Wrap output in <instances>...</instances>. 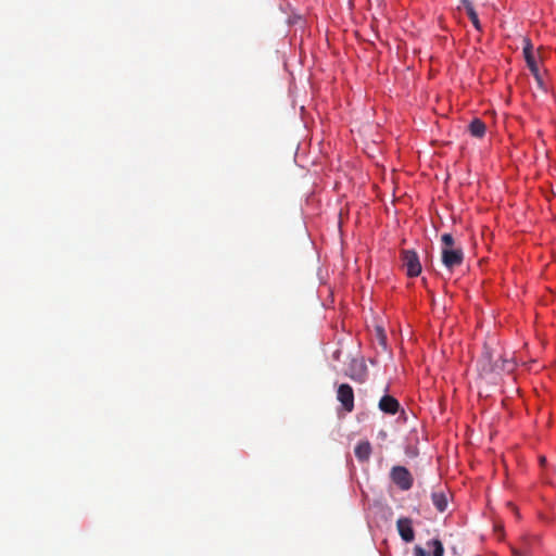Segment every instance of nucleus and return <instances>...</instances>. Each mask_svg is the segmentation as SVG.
Instances as JSON below:
<instances>
[{
	"mask_svg": "<svg viewBox=\"0 0 556 556\" xmlns=\"http://www.w3.org/2000/svg\"><path fill=\"white\" fill-rule=\"evenodd\" d=\"M401 258L407 276L417 277L420 275L421 264L418 254L414 250H402Z\"/></svg>",
	"mask_w": 556,
	"mask_h": 556,
	"instance_id": "nucleus-1",
	"label": "nucleus"
},
{
	"mask_svg": "<svg viewBox=\"0 0 556 556\" xmlns=\"http://www.w3.org/2000/svg\"><path fill=\"white\" fill-rule=\"evenodd\" d=\"M441 258H442L443 265L447 269L452 270L455 267H458L463 264V262H464L463 249L460 247H457V248L451 249V250L442 249Z\"/></svg>",
	"mask_w": 556,
	"mask_h": 556,
	"instance_id": "nucleus-2",
	"label": "nucleus"
},
{
	"mask_svg": "<svg viewBox=\"0 0 556 556\" xmlns=\"http://www.w3.org/2000/svg\"><path fill=\"white\" fill-rule=\"evenodd\" d=\"M392 481L403 491H407L413 486V477L407 468L395 466L391 471Z\"/></svg>",
	"mask_w": 556,
	"mask_h": 556,
	"instance_id": "nucleus-3",
	"label": "nucleus"
},
{
	"mask_svg": "<svg viewBox=\"0 0 556 556\" xmlns=\"http://www.w3.org/2000/svg\"><path fill=\"white\" fill-rule=\"evenodd\" d=\"M337 399L342 404L343 408L351 413L354 409V391L348 383H342L338 387Z\"/></svg>",
	"mask_w": 556,
	"mask_h": 556,
	"instance_id": "nucleus-4",
	"label": "nucleus"
},
{
	"mask_svg": "<svg viewBox=\"0 0 556 556\" xmlns=\"http://www.w3.org/2000/svg\"><path fill=\"white\" fill-rule=\"evenodd\" d=\"M396 529L401 539L406 542H413L415 539V531L413 529V520L407 517H401L396 521Z\"/></svg>",
	"mask_w": 556,
	"mask_h": 556,
	"instance_id": "nucleus-5",
	"label": "nucleus"
},
{
	"mask_svg": "<svg viewBox=\"0 0 556 556\" xmlns=\"http://www.w3.org/2000/svg\"><path fill=\"white\" fill-rule=\"evenodd\" d=\"M400 404L396 399L391 395H384L379 401V408L387 413L394 415L397 413Z\"/></svg>",
	"mask_w": 556,
	"mask_h": 556,
	"instance_id": "nucleus-6",
	"label": "nucleus"
},
{
	"mask_svg": "<svg viewBox=\"0 0 556 556\" xmlns=\"http://www.w3.org/2000/svg\"><path fill=\"white\" fill-rule=\"evenodd\" d=\"M372 448L369 441H361L354 450L355 456L359 462H368L371 455Z\"/></svg>",
	"mask_w": 556,
	"mask_h": 556,
	"instance_id": "nucleus-7",
	"label": "nucleus"
},
{
	"mask_svg": "<svg viewBox=\"0 0 556 556\" xmlns=\"http://www.w3.org/2000/svg\"><path fill=\"white\" fill-rule=\"evenodd\" d=\"M523 55L527 61L528 67L533 74H538V65L534 59V55L532 53V45L530 40H525V47H523Z\"/></svg>",
	"mask_w": 556,
	"mask_h": 556,
	"instance_id": "nucleus-8",
	"label": "nucleus"
},
{
	"mask_svg": "<svg viewBox=\"0 0 556 556\" xmlns=\"http://www.w3.org/2000/svg\"><path fill=\"white\" fill-rule=\"evenodd\" d=\"M468 130L472 137L482 138L485 135L486 126L480 118H473L468 126Z\"/></svg>",
	"mask_w": 556,
	"mask_h": 556,
	"instance_id": "nucleus-9",
	"label": "nucleus"
},
{
	"mask_svg": "<svg viewBox=\"0 0 556 556\" xmlns=\"http://www.w3.org/2000/svg\"><path fill=\"white\" fill-rule=\"evenodd\" d=\"M460 3L463 4V7L465 8L467 14H468V17L470 18L473 27L477 29V30H481V24H480V21H479V17H478V14L471 3L470 0H460Z\"/></svg>",
	"mask_w": 556,
	"mask_h": 556,
	"instance_id": "nucleus-10",
	"label": "nucleus"
},
{
	"mask_svg": "<svg viewBox=\"0 0 556 556\" xmlns=\"http://www.w3.org/2000/svg\"><path fill=\"white\" fill-rule=\"evenodd\" d=\"M431 500H432L433 505L438 509V511L443 513L446 510L447 497L443 492H441V491L433 492L431 494Z\"/></svg>",
	"mask_w": 556,
	"mask_h": 556,
	"instance_id": "nucleus-11",
	"label": "nucleus"
},
{
	"mask_svg": "<svg viewBox=\"0 0 556 556\" xmlns=\"http://www.w3.org/2000/svg\"><path fill=\"white\" fill-rule=\"evenodd\" d=\"M427 544H428V546L433 547L432 556H443L444 547L440 540L434 539V540L429 541Z\"/></svg>",
	"mask_w": 556,
	"mask_h": 556,
	"instance_id": "nucleus-12",
	"label": "nucleus"
},
{
	"mask_svg": "<svg viewBox=\"0 0 556 556\" xmlns=\"http://www.w3.org/2000/svg\"><path fill=\"white\" fill-rule=\"evenodd\" d=\"M441 242L443 244L442 249L451 250L457 248L455 245V240L451 233H443L441 237Z\"/></svg>",
	"mask_w": 556,
	"mask_h": 556,
	"instance_id": "nucleus-13",
	"label": "nucleus"
},
{
	"mask_svg": "<svg viewBox=\"0 0 556 556\" xmlns=\"http://www.w3.org/2000/svg\"><path fill=\"white\" fill-rule=\"evenodd\" d=\"M414 555L415 556H427V553H426V551L421 546L416 545L414 547Z\"/></svg>",
	"mask_w": 556,
	"mask_h": 556,
	"instance_id": "nucleus-14",
	"label": "nucleus"
},
{
	"mask_svg": "<svg viewBox=\"0 0 556 556\" xmlns=\"http://www.w3.org/2000/svg\"><path fill=\"white\" fill-rule=\"evenodd\" d=\"M515 556H528L527 554L520 552V551H514Z\"/></svg>",
	"mask_w": 556,
	"mask_h": 556,
	"instance_id": "nucleus-15",
	"label": "nucleus"
},
{
	"mask_svg": "<svg viewBox=\"0 0 556 556\" xmlns=\"http://www.w3.org/2000/svg\"><path fill=\"white\" fill-rule=\"evenodd\" d=\"M540 462H541V464H544L545 463V457H541Z\"/></svg>",
	"mask_w": 556,
	"mask_h": 556,
	"instance_id": "nucleus-16",
	"label": "nucleus"
}]
</instances>
